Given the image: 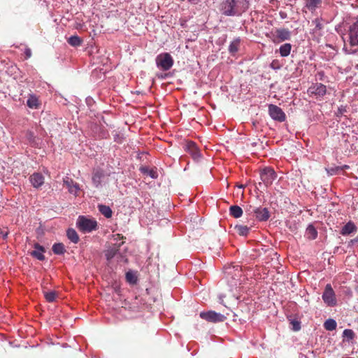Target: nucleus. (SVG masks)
I'll use <instances>...</instances> for the list:
<instances>
[{"instance_id": "obj_1", "label": "nucleus", "mask_w": 358, "mask_h": 358, "mask_svg": "<svg viewBox=\"0 0 358 358\" xmlns=\"http://www.w3.org/2000/svg\"><path fill=\"white\" fill-rule=\"evenodd\" d=\"M220 11L226 16H238L244 11L240 9L236 0H224L220 3Z\"/></svg>"}, {"instance_id": "obj_2", "label": "nucleus", "mask_w": 358, "mask_h": 358, "mask_svg": "<svg viewBox=\"0 0 358 358\" xmlns=\"http://www.w3.org/2000/svg\"><path fill=\"white\" fill-rule=\"evenodd\" d=\"M156 64L162 71L169 70L173 65V59L168 52L158 55L156 57Z\"/></svg>"}, {"instance_id": "obj_3", "label": "nucleus", "mask_w": 358, "mask_h": 358, "mask_svg": "<svg viewBox=\"0 0 358 358\" xmlns=\"http://www.w3.org/2000/svg\"><path fill=\"white\" fill-rule=\"evenodd\" d=\"M78 229L83 232H90L96 229L97 222L94 220L86 218L84 216H80L77 221Z\"/></svg>"}, {"instance_id": "obj_4", "label": "nucleus", "mask_w": 358, "mask_h": 358, "mask_svg": "<svg viewBox=\"0 0 358 358\" xmlns=\"http://www.w3.org/2000/svg\"><path fill=\"white\" fill-rule=\"evenodd\" d=\"M322 299L329 306H334L336 305L335 292L330 284H327L325 286L324 291L322 294Z\"/></svg>"}, {"instance_id": "obj_5", "label": "nucleus", "mask_w": 358, "mask_h": 358, "mask_svg": "<svg viewBox=\"0 0 358 358\" xmlns=\"http://www.w3.org/2000/svg\"><path fill=\"white\" fill-rule=\"evenodd\" d=\"M200 317L210 322H224L227 317L220 313H217L213 310L200 313Z\"/></svg>"}, {"instance_id": "obj_6", "label": "nucleus", "mask_w": 358, "mask_h": 358, "mask_svg": "<svg viewBox=\"0 0 358 358\" xmlns=\"http://www.w3.org/2000/svg\"><path fill=\"white\" fill-rule=\"evenodd\" d=\"M260 178L264 184L267 187L271 185L276 178V173L272 168L266 167L261 171Z\"/></svg>"}, {"instance_id": "obj_7", "label": "nucleus", "mask_w": 358, "mask_h": 358, "mask_svg": "<svg viewBox=\"0 0 358 358\" xmlns=\"http://www.w3.org/2000/svg\"><path fill=\"white\" fill-rule=\"evenodd\" d=\"M268 113L271 117L274 120L282 122L286 120L285 113L276 105H268Z\"/></svg>"}, {"instance_id": "obj_8", "label": "nucleus", "mask_w": 358, "mask_h": 358, "mask_svg": "<svg viewBox=\"0 0 358 358\" xmlns=\"http://www.w3.org/2000/svg\"><path fill=\"white\" fill-rule=\"evenodd\" d=\"M349 43L351 46H358V17L349 27Z\"/></svg>"}, {"instance_id": "obj_9", "label": "nucleus", "mask_w": 358, "mask_h": 358, "mask_svg": "<svg viewBox=\"0 0 358 358\" xmlns=\"http://www.w3.org/2000/svg\"><path fill=\"white\" fill-rule=\"evenodd\" d=\"M226 278L229 280H238L241 276V268L239 266H230L224 268Z\"/></svg>"}, {"instance_id": "obj_10", "label": "nucleus", "mask_w": 358, "mask_h": 358, "mask_svg": "<svg viewBox=\"0 0 358 358\" xmlns=\"http://www.w3.org/2000/svg\"><path fill=\"white\" fill-rule=\"evenodd\" d=\"M273 41L274 43H280L290 39L291 32L288 29H278L274 34Z\"/></svg>"}, {"instance_id": "obj_11", "label": "nucleus", "mask_w": 358, "mask_h": 358, "mask_svg": "<svg viewBox=\"0 0 358 358\" xmlns=\"http://www.w3.org/2000/svg\"><path fill=\"white\" fill-rule=\"evenodd\" d=\"M64 185L68 188L69 192L75 196H78L80 190V185L72 178L66 177L63 179Z\"/></svg>"}, {"instance_id": "obj_12", "label": "nucleus", "mask_w": 358, "mask_h": 358, "mask_svg": "<svg viewBox=\"0 0 358 358\" xmlns=\"http://www.w3.org/2000/svg\"><path fill=\"white\" fill-rule=\"evenodd\" d=\"M308 92L317 97H322L327 93L326 86L322 83H316L313 86L310 87L308 90Z\"/></svg>"}, {"instance_id": "obj_13", "label": "nucleus", "mask_w": 358, "mask_h": 358, "mask_svg": "<svg viewBox=\"0 0 358 358\" xmlns=\"http://www.w3.org/2000/svg\"><path fill=\"white\" fill-rule=\"evenodd\" d=\"M185 150L189 152L194 159L200 157V152L196 144L193 141H188L185 145Z\"/></svg>"}, {"instance_id": "obj_14", "label": "nucleus", "mask_w": 358, "mask_h": 358, "mask_svg": "<svg viewBox=\"0 0 358 358\" xmlns=\"http://www.w3.org/2000/svg\"><path fill=\"white\" fill-rule=\"evenodd\" d=\"M256 218L259 221H266L270 217V213L267 208H256L253 210Z\"/></svg>"}, {"instance_id": "obj_15", "label": "nucleus", "mask_w": 358, "mask_h": 358, "mask_svg": "<svg viewBox=\"0 0 358 358\" xmlns=\"http://www.w3.org/2000/svg\"><path fill=\"white\" fill-rule=\"evenodd\" d=\"M44 176L39 173H34L29 177V181L35 188H39L44 183Z\"/></svg>"}, {"instance_id": "obj_16", "label": "nucleus", "mask_w": 358, "mask_h": 358, "mask_svg": "<svg viewBox=\"0 0 358 358\" xmlns=\"http://www.w3.org/2000/svg\"><path fill=\"white\" fill-rule=\"evenodd\" d=\"M35 250H33L30 252L31 255L40 261H43L45 259V256L43 252H45V249L43 246L39 245L38 243L34 244Z\"/></svg>"}, {"instance_id": "obj_17", "label": "nucleus", "mask_w": 358, "mask_h": 358, "mask_svg": "<svg viewBox=\"0 0 358 358\" xmlns=\"http://www.w3.org/2000/svg\"><path fill=\"white\" fill-rule=\"evenodd\" d=\"M104 177L103 171L101 169L94 171L92 176V182L96 187L101 185L102 178Z\"/></svg>"}, {"instance_id": "obj_18", "label": "nucleus", "mask_w": 358, "mask_h": 358, "mask_svg": "<svg viewBox=\"0 0 358 358\" xmlns=\"http://www.w3.org/2000/svg\"><path fill=\"white\" fill-rule=\"evenodd\" d=\"M305 7L311 12L315 11L322 4V0H304Z\"/></svg>"}, {"instance_id": "obj_19", "label": "nucleus", "mask_w": 358, "mask_h": 358, "mask_svg": "<svg viewBox=\"0 0 358 358\" xmlns=\"http://www.w3.org/2000/svg\"><path fill=\"white\" fill-rule=\"evenodd\" d=\"M27 104L30 108H38L41 105L38 97L34 94H29Z\"/></svg>"}, {"instance_id": "obj_20", "label": "nucleus", "mask_w": 358, "mask_h": 358, "mask_svg": "<svg viewBox=\"0 0 358 358\" xmlns=\"http://www.w3.org/2000/svg\"><path fill=\"white\" fill-rule=\"evenodd\" d=\"M357 229L355 224L352 222H348L343 228L341 234L343 236L349 235Z\"/></svg>"}, {"instance_id": "obj_21", "label": "nucleus", "mask_w": 358, "mask_h": 358, "mask_svg": "<svg viewBox=\"0 0 358 358\" xmlns=\"http://www.w3.org/2000/svg\"><path fill=\"white\" fill-rule=\"evenodd\" d=\"M229 213L232 217H234L235 218H238L242 216L243 210L238 206H236V205L231 206L229 207Z\"/></svg>"}, {"instance_id": "obj_22", "label": "nucleus", "mask_w": 358, "mask_h": 358, "mask_svg": "<svg viewBox=\"0 0 358 358\" xmlns=\"http://www.w3.org/2000/svg\"><path fill=\"white\" fill-rule=\"evenodd\" d=\"M98 208L99 212L106 218H110L112 217L113 212L109 206L100 204L98 206Z\"/></svg>"}, {"instance_id": "obj_23", "label": "nucleus", "mask_w": 358, "mask_h": 358, "mask_svg": "<svg viewBox=\"0 0 358 358\" xmlns=\"http://www.w3.org/2000/svg\"><path fill=\"white\" fill-rule=\"evenodd\" d=\"M234 230L240 236H246L250 231V228L245 225L236 224L234 227Z\"/></svg>"}, {"instance_id": "obj_24", "label": "nucleus", "mask_w": 358, "mask_h": 358, "mask_svg": "<svg viewBox=\"0 0 358 358\" xmlns=\"http://www.w3.org/2000/svg\"><path fill=\"white\" fill-rule=\"evenodd\" d=\"M241 40L239 38L234 39L229 46V51L231 55H235L239 50Z\"/></svg>"}, {"instance_id": "obj_25", "label": "nucleus", "mask_w": 358, "mask_h": 358, "mask_svg": "<svg viewBox=\"0 0 358 358\" xmlns=\"http://www.w3.org/2000/svg\"><path fill=\"white\" fill-rule=\"evenodd\" d=\"M292 45L290 43H285L279 48V52L282 57H287L291 52Z\"/></svg>"}, {"instance_id": "obj_26", "label": "nucleus", "mask_w": 358, "mask_h": 358, "mask_svg": "<svg viewBox=\"0 0 358 358\" xmlns=\"http://www.w3.org/2000/svg\"><path fill=\"white\" fill-rule=\"evenodd\" d=\"M68 238L73 243H77L79 241V236L73 229H69L66 231Z\"/></svg>"}, {"instance_id": "obj_27", "label": "nucleus", "mask_w": 358, "mask_h": 358, "mask_svg": "<svg viewBox=\"0 0 358 358\" xmlns=\"http://www.w3.org/2000/svg\"><path fill=\"white\" fill-rule=\"evenodd\" d=\"M67 41L73 47L80 46L83 43L82 38L76 35L69 37Z\"/></svg>"}, {"instance_id": "obj_28", "label": "nucleus", "mask_w": 358, "mask_h": 358, "mask_svg": "<svg viewBox=\"0 0 358 358\" xmlns=\"http://www.w3.org/2000/svg\"><path fill=\"white\" fill-rule=\"evenodd\" d=\"M141 171L143 173H146L150 176L152 178H157L158 177L157 171L155 169H149L148 167H141Z\"/></svg>"}, {"instance_id": "obj_29", "label": "nucleus", "mask_w": 358, "mask_h": 358, "mask_svg": "<svg viewBox=\"0 0 358 358\" xmlns=\"http://www.w3.org/2000/svg\"><path fill=\"white\" fill-rule=\"evenodd\" d=\"M44 297L48 302H54L57 297V292L55 291L43 292Z\"/></svg>"}, {"instance_id": "obj_30", "label": "nucleus", "mask_w": 358, "mask_h": 358, "mask_svg": "<svg viewBox=\"0 0 358 358\" xmlns=\"http://www.w3.org/2000/svg\"><path fill=\"white\" fill-rule=\"evenodd\" d=\"M52 250L55 255H63L66 250L63 243H55L52 245Z\"/></svg>"}, {"instance_id": "obj_31", "label": "nucleus", "mask_w": 358, "mask_h": 358, "mask_svg": "<svg viewBox=\"0 0 358 358\" xmlns=\"http://www.w3.org/2000/svg\"><path fill=\"white\" fill-rule=\"evenodd\" d=\"M306 235L310 239H315L317 236V231L313 225H309L306 229Z\"/></svg>"}, {"instance_id": "obj_32", "label": "nucleus", "mask_w": 358, "mask_h": 358, "mask_svg": "<svg viewBox=\"0 0 358 358\" xmlns=\"http://www.w3.org/2000/svg\"><path fill=\"white\" fill-rule=\"evenodd\" d=\"M120 245L121 244H120L117 248L113 247L106 251L105 256L108 260H110L115 257L118 252Z\"/></svg>"}, {"instance_id": "obj_33", "label": "nucleus", "mask_w": 358, "mask_h": 358, "mask_svg": "<svg viewBox=\"0 0 358 358\" xmlns=\"http://www.w3.org/2000/svg\"><path fill=\"white\" fill-rule=\"evenodd\" d=\"M337 326L336 322L333 319H329L324 323V327L328 331H333L336 329Z\"/></svg>"}, {"instance_id": "obj_34", "label": "nucleus", "mask_w": 358, "mask_h": 358, "mask_svg": "<svg viewBox=\"0 0 358 358\" xmlns=\"http://www.w3.org/2000/svg\"><path fill=\"white\" fill-rule=\"evenodd\" d=\"M126 280L130 284H136L137 282V277L131 271H128L126 273Z\"/></svg>"}, {"instance_id": "obj_35", "label": "nucleus", "mask_w": 358, "mask_h": 358, "mask_svg": "<svg viewBox=\"0 0 358 358\" xmlns=\"http://www.w3.org/2000/svg\"><path fill=\"white\" fill-rule=\"evenodd\" d=\"M343 336L349 340H352L355 338V333L352 329H345L343 332Z\"/></svg>"}, {"instance_id": "obj_36", "label": "nucleus", "mask_w": 358, "mask_h": 358, "mask_svg": "<svg viewBox=\"0 0 358 358\" xmlns=\"http://www.w3.org/2000/svg\"><path fill=\"white\" fill-rule=\"evenodd\" d=\"M290 324H292V329L295 331L301 329V323L298 320H293L290 322Z\"/></svg>"}, {"instance_id": "obj_37", "label": "nucleus", "mask_w": 358, "mask_h": 358, "mask_svg": "<svg viewBox=\"0 0 358 358\" xmlns=\"http://www.w3.org/2000/svg\"><path fill=\"white\" fill-rule=\"evenodd\" d=\"M313 24H315V30H321L323 27L322 24L321 23V20L319 18H316L313 21Z\"/></svg>"}, {"instance_id": "obj_38", "label": "nucleus", "mask_w": 358, "mask_h": 358, "mask_svg": "<svg viewBox=\"0 0 358 358\" xmlns=\"http://www.w3.org/2000/svg\"><path fill=\"white\" fill-rule=\"evenodd\" d=\"M26 138L29 142H33L35 138L34 134L31 131H27L26 132Z\"/></svg>"}, {"instance_id": "obj_39", "label": "nucleus", "mask_w": 358, "mask_h": 358, "mask_svg": "<svg viewBox=\"0 0 358 358\" xmlns=\"http://www.w3.org/2000/svg\"><path fill=\"white\" fill-rule=\"evenodd\" d=\"M8 234H9V231L8 229H6V230L0 229V238H2L3 240H6L7 238Z\"/></svg>"}, {"instance_id": "obj_40", "label": "nucleus", "mask_w": 358, "mask_h": 358, "mask_svg": "<svg viewBox=\"0 0 358 358\" xmlns=\"http://www.w3.org/2000/svg\"><path fill=\"white\" fill-rule=\"evenodd\" d=\"M25 59H29L31 57V50L30 48H27L24 50Z\"/></svg>"}, {"instance_id": "obj_41", "label": "nucleus", "mask_w": 358, "mask_h": 358, "mask_svg": "<svg viewBox=\"0 0 358 358\" xmlns=\"http://www.w3.org/2000/svg\"><path fill=\"white\" fill-rule=\"evenodd\" d=\"M348 168H349V166L344 165L343 167H337L336 170H343V169H348Z\"/></svg>"}, {"instance_id": "obj_42", "label": "nucleus", "mask_w": 358, "mask_h": 358, "mask_svg": "<svg viewBox=\"0 0 358 358\" xmlns=\"http://www.w3.org/2000/svg\"><path fill=\"white\" fill-rule=\"evenodd\" d=\"M115 236H117V238H115L116 240H120L124 238V236L120 234H117Z\"/></svg>"}, {"instance_id": "obj_43", "label": "nucleus", "mask_w": 358, "mask_h": 358, "mask_svg": "<svg viewBox=\"0 0 358 358\" xmlns=\"http://www.w3.org/2000/svg\"><path fill=\"white\" fill-rule=\"evenodd\" d=\"M355 50H350V51H348V53H355Z\"/></svg>"}, {"instance_id": "obj_44", "label": "nucleus", "mask_w": 358, "mask_h": 358, "mask_svg": "<svg viewBox=\"0 0 358 358\" xmlns=\"http://www.w3.org/2000/svg\"><path fill=\"white\" fill-rule=\"evenodd\" d=\"M347 358H354V357H347Z\"/></svg>"}]
</instances>
